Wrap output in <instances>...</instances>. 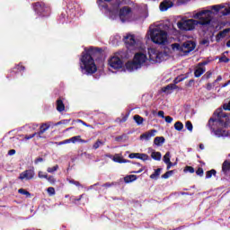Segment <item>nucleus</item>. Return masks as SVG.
Returning <instances> with one entry per match:
<instances>
[{
	"label": "nucleus",
	"instance_id": "nucleus-50",
	"mask_svg": "<svg viewBox=\"0 0 230 230\" xmlns=\"http://www.w3.org/2000/svg\"><path fill=\"white\" fill-rule=\"evenodd\" d=\"M206 24H209V22L206 18H202V26H206Z\"/></svg>",
	"mask_w": 230,
	"mask_h": 230
},
{
	"label": "nucleus",
	"instance_id": "nucleus-14",
	"mask_svg": "<svg viewBox=\"0 0 230 230\" xmlns=\"http://www.w3.org/2000/svg\"><path fill=\"white\" fill-rule=\"evenodd\" d=\"M171 154L170 152H167L164 157H163V161L164 163L167 165V170H170V168H172V166H177V162H175L174 164L172 163L171 159Z\"/></svg>",
	"mask_w": 230,
	"mask_h": 230
},
{
	"label": "nucleus",
	"instance_id": "nucleus-53",
	"mask_svg": "<svg viewBox=\"0 0 230 230\" xmlns=\"http://www.w3.org/2000/svg\"><path fill=\"white\" fill-rule=\"evenodd\" d=\"M8 155H15V149L9 150Z\"/></svg>",
	"mask_w": 230,
	"mask_h": 230
},
{
	"label": "nucleus",
	"instance_id": "nucleus-49",
	"mask_svg": "<svg viewBox=\"0 0 230 230\" xmlns=\"http://www.w3.org/2000/svg\"><path fill=\"white\" fill-rule=\"evenodd\" d=\"M223 15H230V7L225 9V13H223Z\"/></svg>",
	"mask_w": 230,
	"mask_h": 230
},
{
	"label": "nucleus",
	"instance_id": "nucleus-43",
	"mask_svg": "<svg viewBox=\"0 0 230 230\" xmlns=\"http://www.w3.org/2000/svg\"><path fill=\"white\" fill-rule=\"evenodd\" d=\"M137 166L141 167L138 171H133L132 173H141L145 170V167L141 165V164H137Z\"/></svg>",
	"mask_w": 230,
	"mask_h": 230
},
{
	"label": "nucleus",
	"instance_id": "nucleus-6",
	"mask_svg": "<svg viewBox=\"0 0 230 230\" xmlns=\"http://www.w3.org/2000/svg\"><path fill=\"white\" fill-rule=\"evenodd\" d=\"M119 18L121 22H132L133 21H137L138 16L132 11V8L124 6L119 11Z\"/></svg>",
	"mask_w": 230,
	"mask_h": 230
},
{
	"label": "nucleus",
	"instance_id": "nucleus-24",
	"mask_svg": "<svg viewBox=\"0 0 230 230\" xmlns=\"http://www.w3.org/2000/svg\"><path fill=\"white\" fill-rule=\"evenodd\" d=\"M193 19H195V21H198L199 22V24H202V12L194 13Z\"/></svg>",
	"mask_w": 230,
	"mask_h": 230
},
{
	"label": "nucleus",
	"instance_id": "nucleus-12",
	"mask_svg": "<svg viewBox=\"0 0 230 230\" xmlns=\"http://www.w3.org/2000/svg\"><path fill=\"white\" fill-rule=\"evenodd\" d=\"M181 80L182 79L176 78L174 80V84H168L165 87H163L162 88V93H165L166 94H170V93H172V91H173L174 89H177V86L175 85V84H179V82H181Z\"/></svg>",
	"mask_w": 230,
	"mask_h": 230
},
{
	"label": "nucleus",
	"instance_id": "nucleus-52",
	"mask_svg": "<svg viewBox=\"0 0 230 230\" xmlns=\"http://www.w3.org/2000/svg\"><path fill=\"white\" fill-rule=\"evenodd\" d=\"M158 116H159L160 118H165V117H164V111H158Z\"/></svg>",
	"mask_w": 230,
	"mask_h": 230
},
{
	"label": "nucleus",
	"instance_id": "nucleus-7",
	"mask_svg": "<svg viewBox=\"0 0 230 230\" xmlns=\"http://www.w3.org/2000/svg\"><path fill=\"white\" fill-rule=\"evenodd\" d=\"M199 22H200L195 21L194 19L186 20L182 18L177 22V26L181 31H191V30H195V26H198Z\"/></svg>",
	"mask_w": 230,
	"mask_h": 230
},
{
	"label": "nucleus",
	"instance_id": "nucleus-1",
	"mask_svg": "<svg viewBox=\"0 0 230 230\" xmlns=\"http://www.w3.org/2000/svg\"><path fill=\"white\" fill-rule=\"evenodd\" d=\"M138 52H137L134 56L132 61H128L125 65L127 71L132 73V71H137L142 66H148V64H157L163 62V60H166V55L163 52H159V50L155 49H149L148 55L149 58L146 57V51H145V45H142V49H137Z\"/></svg>",
	"mask_w": 230,
	"mask_h": 230
},
{
	"label": "nucleus",
	"instance_id": "nucleus-54",
	"mask_svg": "<svg viewBox=\"0 0 230 230\" xmlns=\"http://www.w3.org/2000/svg\"><path fill=\"white\" fill-rule=\"evenodd\" d=\"M42 161H43L42 158H37V159L35 160V164H39V163H42Z\"/></svg>",
	"mask_w": 230,
	"mask_h": 230
},
{
	"label": "nucleus",
	"instance_id": "nucleus-63",
	"mask_svg": "<svg viewBox=\"0 0 230 230\" xmlns=\"http://www.w3.org/2000/svg\"><path fill=\"white\" fill-rule=\"evenodd\" d=\"M206 73V67H202V74L204 75Z\"/></svg>",
	"mask_w": 230,
	"mask_h": 230
},
{
	"label": "nucleus",
	"instance_id": "nucleus-17",
	"mask_svg": "<svg viewBox=\"0 0 230 230\" xmlns=\"http://www.w3.org/2000/svg\"><path fill=\"white\" fill-rule=\"evenodd\" d=\"M229 172H230V161L225 160L222 164V172L224 173V175H227Z\"/></svg>",
	"mask_w": 230,
	"mask_h": 230
},
{
	"label": "nucleus",
	"instance_id": "nucleus-36",
	"mask_svg": "<svg viewBox=\"0 0 230 230\" xmlns=\"http://www.w3.org/2000/svg\"><path fill=\"white\" fill-rule=\"evenodd\" d=\"M183 172L185 173H188V172H189V173H194L195 169H193V167H191V166H186L185 169L183 170Z\"/></svg>",
	"mask_w": 230,
	"mask_h": 230
},
{
	"label": "nucleus",
	"instance_id": "nucleus-26",
	"mask_svg": "<svg viewBox=\"0 0 230 230\" xmlns=\"http://www.w3.org/2000/svg\"><path fill=\"white\" fill-rule=\"evenodd\" d=\"M213 175H217V170L215 169H211L210 171H208L206 172V179H211V177H213Z\"/></svg>",
	"mask_w": 230,
	"mask_h": 230
},
{
	"label": "nucleus",
	"instance_id": "nucleus-44",
	"mask_svg": "<svg viewBox=\"0 0 230 230\" xmlns=\"http://www.w3.org/2000/svg\"><path fill=\"white\" fill-rule=\"evenodd\" d=\"M47 181H49V182H50V184H55V182H56V180H55V177H53V176H47Z\"/></svg>",
	"mask_w": 230,
	"mask_h": 230
},
{
	"label": "nucleus",
	"instance_id": "nucleus-9",
	"mask_svg": "<svg viewBox=\"0 0 230 230\" xmlns=\"http://www.w3.org/2000/svg\"><path fill=\"white\" fill-rule=\"evenodd\" d=\"M97 3L102 10H108L111 19L114 20L116 19V17H118V15L116 14L118 13V10H119V3H118V1H116L115 4H111V7L110 9L108 8L107 4L103 2V0H97Z\"/></svg>",
	"mask_w": 230,
	"mask_h": 230
},
{
	"label": "nucleus",
	"instance_id": "nucleus-55",
	"mask_svg": "<svg viewBox=\"0 0 230 230\" xmlns=\"http://www.w3.org/2000/svg\"><path fill=\"white\" fill-rule=\"evenodd\" d=\"M197 175H202V169L199 168L196 172Z\"/></svg>",
	"mask_w": 230,
	"mask_h": 230
},
{
	"label": "nucleus",
	"instance_id": "nucleus-10",
	"mask_svg": "<svg viewBox=\"0 0 230 230\" xmlns=\"http://www.w3.org/2000/svg\"><path fill=\"white\" fill-rule=\"evenodd\" d=\"M109 66L111 69H121L123 67V60L115 55L110 58Z\"/></svg>",
	"mask_w": 230,
	"mask_h": 230
},
{
	"label": "nucleus",
	"instance_id": "nucleus-4",
	"mask_svg": "<svg viewBox=\"0 0 230 230\" xmlns=\"http://www.w3.org/2000/svg\"><path fill=\"white\" fill-rule=\"evenodd\" d=\"M93 53H94V49H85L80 58V67L85 75H93L98 71L94 58H93Z\"/></svg>",
	"mask_w": 230,
	"mask_h": 230
},
{
	"label": "nucleus",
	"instance_id": "nucleus-40",
	"mask_svg": "<svg viewBox=\"0 0 230 230\" xmlns=\"http://www.w3.org/2000/svg\"><path fill=\"white\" fill-rule=\"evenodd\" d=\"M229 60V58H226V55H223L221 58H219V62H223L224 64H227Z\"/></svg>",
	"mask_w": 230,
	"mask_h": 230
},
{
	"label": "nucleus",
	"instance_id": "nucleus-60",
	"mask_svg": "<svg viewBox=\"0 0 230 230\" xmlns=\"http://www.w3.org/2000/svg\"><path fill=\"white\" fill-rule=\"evenodd\" d=\"M36 136H37L38 139H40V137H41L40 136H42V134H40V135H39V132H38V133L36 134Z\"/></svg>",
	"mask_w": 230,
	"mask_h": 230
},
{
	"label": "nucleus",
	"instance_id": "nucleus-64",
	"mask_svg": "<svg viewBox=\"0 0 230 230\" xmlns=\"http://www.w3.org/2000/svg\"><path fill=\"white\" fill-rule=\"evenodd\" d=\"M204 44H206V40H202V45L204 46Z\"/></svg>",
	"mask_w": 230,
	"mask_h": 230
},
{
	"label": "nucleus",
	"instance_id": "nucleus-56",
	"mask_svg": "<svg viewBox=\"0 0 230 230\" xmlns=\"http://www.w3.org/2000/svg\"><path fill=\"white\" fill-rule=\"evenodd\" d=\"M222 81V75H218L217 78L215 80V83Z\"/></svg>",
	"mask_w": 230,
	"mask_h": 230
},
{
	"label": "nucleus",
	"instance_id": "nucleus-37",
	"mask_svg": "<svg viewBox=\"0 0 230 230\" xmlns=\"http://www.w3.org/2000/svg\"><path fill=\"white\" fill-rule=\"evenodd\" d=\"M57 170H58V165H55V166H53V167H49V168L47 169V172H48L49 173H54V172H57Z\"/></svg>",
	"mask_w": 230,
	"mask_h": 230
},
{
	"label": "nucleus",
	"instance_id": "nucleus-22",
	"mask_svg": "<svg viewBox=\"0 0 230 230\" xmlns=\"http://www.w3.org/2000/svg\"><path fill=\"white\" fill-rule=\"evenodd\" d=\"M65 109H66V106H64V102H62V100H58L57 111H58V112H62L65 111Z\"/></svg>",
	"mask_w": 230,
	"mask_h": 230
},
{
	"label": "nucleus",
	"instance_id": "nucleus-8",
	"mask_svg": "<svg viewBox=\"0 0 230 230\" xmlns=\"http://www.w3.org/2000/svg\"><path fill=\"white\" fill-rule=\"evenodd\" d=\"M124 42L127 48L131 50H136L139 49H143V42H141V40H136V38L132 34H127L124 37Z\"/></svg>",
	"mask_w": 230,
	"mask_h": 230
},
{
	"label": "nucleus",
	"instance_id": "nucleus-32",
	"mask_svg": "<svg viewBox=\"0 0 230 230\" xmlns=\"http://www.w3.org/2000/svg\"><path fill=\"white\" fill-rule=\"evenodd\" d=\"M18 193H20L21 195H25V197H27V198L31 197V194L28 190H26L24 189H20L18 190Z\"/></svg>",
	"mask_w": 230,
	"mask_h": 230
},
{
	"label": "nucleus",
	"instance_id": "nucleus-11",
	"mask_svg": "<svg viewBox=\"0 0 230 230\" xmlns=\"http://www.w3.org/2000/svg\"><path fill=\"white\" fill-rule=\"evenodd\" d=\"M35 178V170L29 169L23 171L22 173H20L19 179L20 181H31V179Z\"/></svg>",
	"mask_w": 230,
	"mask_h": 230
},
{
	"label": "nucleus",
	"instance_id": "nucleus-41",
	"mask_svg": "<svg viewBox=\"0 0 230 230\" xmlns=\"http://www.w3.org/2000/svg\"><path fill=\"white\" fill-rule=\"evenodd\" d=\"M222 8H224V6H222L220 4L212 5V10H215V12H220V10H222Z\"/></svg>",
	"mask_w": 230,
	"mask_h": 230
},
{
	"label": "nucleus",
	"instance_id": "nucleus-25",
	"mask_svg": "<svg viewBox=\"0 0 230 230\" xmlns=\"http://www.w3.org/2000/svg\"><path fill=\"white\" fill-rule=\"evenodd\" d=\"M115 163H128V161L123 159V156L117 155L113 157Z\"/></svg>",
	"mask_w": 230,
	"mask_h": 230
},
{
	"label": "nucleus",
	"instance_id": "nucleus-15",
	"mask_svg": "<svg viewBox=\"0 0 230 230\" xmlns=\"http://www.w3.org/2000/svg\"><path fill=\"white\" fill-rule=\"evenodd\" d=\"M172 6H173V2L170 1V0H164L161 4H160V11L161 12H166V10L172 8Z\"/></svg>",
	"mask_w": 230,
	"mask_h": 230
},
{
	"label": "nucleus",
	"instance_id": "nucleus-33",
	"mask_svg": "<svg viewBox=\"0 0 230 230\" xmlns=\"http://www.w3.org/2000/svg\"><path fill=\"white\" fill-rule=\"evenodd\" d=\"M38 177H39V179H48V173H46L42 171H39Z\"/></svg>",
	"mask_w": 230,
	"mask_h": 230
},
{
	"label": "nucleus",
	"instance_id": "nucleus-46",
	"mask_svg": "<svg viewBox=\"0 0 230 230\" xmlns=\"http://www.w3.org/2000/svg\"><path fill=\"white\" fill-rule=\"evenodd\" d=\"M224 111H230V101L228 103L223 105Z\"/></svg>",
	"mask_w": 230,
	"mask_h": 230
},
{
	"label": "nucleus",
	"instance_id": "nucleus-57",
	"mask_svg": "<svg viewBox=\"0 0 230 230\" xmlns=\"http://www.w3.org/2000/svg\"><path fill=\"white\" fill-rule=\"evenodd\" d=\"M229 84H230V80L227 81L226 83H225V84H223V87H227V85H229Z\"/></svg>",
	"mask_w": 230,
	"mask_h": 230
},
{
	"label": "nucleus",
	"instance_id": "nucleus-19",
	"mask_svg": "<svg viewBox=\"0 0 230 230\" xmlns=\"http://www.w3.org/2000/svg\"><path fill=\"white\" fill-rule=\"evenodd\" d=\"M161 172H163V169L161 168L155 169L154 173L150 175V179H152L153 181H157V179H159L161 175Z\"/></svg>",
	"mask_w": 230,
	"mask_h": 230
},
{
	"label": "nucleus",
	"instance_id": "nucleus-23",
	"mask_svg": "<svg viewBox=\"0 0 230 230\" xmlns=\"http://www.w3.org/2000/svg\"><path fill=\"white\" fill-rule=\"evenodd\" d=\"M71 143H85L84 140H82L81 136H75L70 138Z\"/></svg>",
	"mask_w": 230,
	"mask_h": 230
},
{
	"label": "nucleus",
	"instance_id": "nucleus-42",
	"mask_svg": "<svg viewBox=\"0 0 230 230\" xmlns=\"http://www.w3.org/2000/svg\"><path fill=\"white\" fill-rule=\"evenodd\" d=\"M47 191H48L49 195H50V196L55 195V188H53V187H49L47 189Z\"/></svg>",
	"mask_w": 230,
	"mask_h": 230
},
{
	"label": "nucleus",
	"instance_id": "nucleus-62",
	"mask_svg": "<svg viewBox=\"0 0 230 230\" xmlns=\"http://www.w3.org/2000/svg\"><path fill=\"white\" fill-rule=\"evenodd\" d=\"M206 13H208V11L203 10V11H202V15H206Z\"/></svg>",
	"mask_w": 230,
	"mask_h": 230
},
{
	"label": "nucleus",
	"instance_id": "nucleus-16",
	"mask_svg": "<svg viewBox=\"0 0 230 230\" xmlns=\"http://www.w3.org/2000/svg\"><path fill=\"white\" fill-rule=\"evenodd\" d=\"M230 32V28L225 29L219 31L216 36L217 42H220L221 39H226V35Z\"/></svg>",
	"mask_w": 230,
	"mask_h": 230
},
{
	"label": "nucleus",
	"instance_id": "nucleus-18",
	"mask_svg": "<svg viewBox=\"0 0 230 230\" xmlns=\"http://www.w3.org/2000/svg\"><path fill=\"white\" fill-rule=\"evenodd\" d=\"M151 157L155 161H161V157H163V155H161V152L151 149Z\"/></svg>",
	"mask_w": 230,
	"mask_h": 230
},
{
	"label": "nucleus",
	"instance_id": "nucleus-51",
	"mask_svg": "<svg viewBox=\"0 0 230 230\" xmlns=\"http://www.w3.org/2000/svg\"><path fill=\"white\" fill-rule=\"evenodd\" d=\"M211 89H213V84H211V83H208V84H207V90H208V91H211Z\"/></svg>",
	"mask_w": 230,
	"mask_h": 230
},
{
	"label": "nucleus",
	"instance_id": "nucleus-59",
	"mask_svg": "<svg viewBox=\"0 0 230 230\" xmlns=\"http://www.w3.org/2000/svg\"><path fill=\"white\" fill-rule=\"evenodd\" d=\"M208 64H209V61H203L202 62V66H208Z\"/></svg>",
	"mask_w": 230,
	"mask_h": 230
},
{
	"label": "nucleus",
	"instance_id": "nucleus-30",
	"mask_svg": "<svg viewBox=\"0 0 230 230\" xmlns=\"http://www.w3.org/2000/svg\"><path fill=\"white\" fill-rule=\"evenodd\" d=\"M134 120L136 121L137 125H143V121H144L143 117L139 115H135Z\"/></svg>",
	"mask_w": 230,
	"mask_h": 230
},
{
	"label": "nucleus",
	"instance_id": "nucleus-31",
	"mask_svg": "<svg viewBox=\"0 0 230 230\" xmlns=\"http://www.w3.org/2000/svg\"><path fill=\"white\" fill-rule=\"evenodd\" d=\"M138 159H140V161H149L150 156H148V155H146L145 153H140Z\"/></svg>",
	"mask_w": 230,
	"mask_h": 230
},
{
	"label": "nucleus",
	"instance_id": "nucleus-34",
	"mask_svg": "<svg viewBox=\"0 0 230 230\" xmlns=\"http://www.w3.org/2000/svg\"><path fill=\"white\" fill-rule=\"evenodd\" d=\"M185 127L187 130H189L190 132H193V124H191V121H187L185 123Z\"/></svg>",
	"mask_w": 230,
	"mask_h": 230
},
{
	"label": "nucleus",
	"instance_id": "nucleus-29",
	"mask_svg": "<svg viewBox=\"0 0 230 230\" xmlns=\"http://www.w3.org/2000/svg\"><path fill=\"white\" fill-rule=\"evenodd\" d=\"M194 75H195L196 78H199V76H200L202 75V66H200V64L196 68Z\"/></svg>",
	"mask_w": 230,
	"mask_h": 230
},
{
	"label": "nucleus",
	"instance_id": "nucleus-27",
	"mask_svg": "<svg viewBox=\"0 0 230 230\" xmlns=\"http://www.w3.org/2000/svg\"><path fill=\"white\" fill-rule=\"evenodd\" d=\"M174 128H175V130H178V132H181V130H182V128H184V124H182V122H181V121H177L174 124Z\"/></svg>",
	"mask_w": 230,
	"mask_h": 230
},
{
	"label": "nucleus",
	"instance_id": "nucleus-39",
	"mask_svg": "<svg viewBox=\"0 0 230 230\" xmlns=\"http://www.w3.org/2000/svg\"><path fill=\"white\" fill-rule=\"evenodd\" d=\"M140 153H131L129 154V159H139Z\"/></svg>",
	"mask_w": 230,
	"mask_h": 230
},
{
	"label": "nucleus",
	"instance_id": "nucleus-58",
	"mask_svg": "<svg viewBox=\"0 0 230 230\" xmlns=\"http://www.w3.org/2000/svg\"><path fill=\"white\" fill-rule=\"evenodd\" d=\"M63 143H65V145H67V143H71V138L63 141Z\"/></svg>",
	"mask_w": 230,
	"mask_h": 230
},
{
	"label": "nucleus",
	"instance_id": "nucleus-45",
	"mask_svg": "<svg viewBox=\"0 0 230 230\" xmlns=\"http://www.w3.org/2000/svg\"><path fill=\"white\" fill-rule=\"evenodd\" d=\"M102 145H103V143L100 140H98L94 145H93V148L96 150L97 148H100V146H102Z\"/></svg>",
	"mask_w": 230,
	"mask_h": 230
},
{
	"label": "nucleus",
	"instance_id": "nucleus-35",
	"mask_svg": "<svg viewBox=\"0 0 230 230\" xmlns=\"http://www.w3.org/2000/svg\"><path fill=\"white\" fill-rule=\"evenodd\" d=\"M173 175V171H168L164 174L162 175V179H169V177H172Z\"/></svg>",
	"mask_w": 230,
	"mask_h": 230
},
{
	"label": "nucleus",
	"instance_id": "nucleus-3",
	"mask_svg": "<svg viewBox=\"0 0 230 230\" xmlns=\"http://www.w3.org/2000/svg\"><path fill=\"white\" fill-rule=\"evenodd\" d=\"M146 37L150 39L154 44H158V46L168 44V32L163 29L161 24L149 26Z\"/></svg>",
	"mask_w": 230,
	"mask_h": 230
},
{
	"label": "nucleus",
	"instance_id": "nucleus-47",
	"mask_svg": "<svg viewBox=\"0 0 230 230\" xmlns=\"http://www.w3.org/2000/svg\"><path fill=\"white\" fill-rule=\"evenodd\" d=\"M166 123H172V121H173V118L170 117V116H166L164 118Z\"/></svg>",
	"mask_w": 230,
	"mask_h": 230
},
{
	"label": "nucleus",
	"instance_id": "nucleus-28",
	"mask_svg": "<svg viewBox=\"0 0 230 230\" xmlns=\"http://www.w3.org/2000/svg\"><path fill=\"white\" fill-rule=\"evenodd\" d=\"M49 128V124H42L40 126L39 136H40V134H44V132H46V130H48Z\"/></svg>",
	"mask_w": 230,
	"mask_h": 230
},
{
	"label": "nucleus",
	"instance_id": "nucleus-61",
	"mask_svg": "<svg viewBox=\"0 0 230 230\" xmlns=\"http://www.w3.org/2000/svg\"><path fill=\"white\" fill-rule=\"evenodd\" d=\"M226 47L230 48V40L226 42Z\"/></svg>",
	"mask_w": 230,
	"mask_h": 230
},
{
	"label": "nucleus",
	"instance_id": "nucleus-13",
	"mask_svg": "<svg viewBox=\"0 0 230 230\" xmlns=\"http://www.w3.org/2000/svg\"><path fill=\"white\" fill-rule=\"evenodd\" d=\"M157 134V130L155 129H151L140 136V140L141 141H150L152 137H154Z\"/></svg>",
	"mask_w": 230,
	"mask_h": 230
},
{
	"label": "nucleus",
	"instance_id": "nucleus-20",
	"mask_svg": "<svg viewBox=\"0 0 230 230\" xmlns=\"http://www.w3.org/2000/svg\"><path fill=\"white\" fill-rule=\"evenodd\" d=\"M164 137H156L154 139V145L156 146H162V145H164Z\"/></svg>",
	"mask_w": 230,
	"mask_h": 230
},
{
	"label": "nucleus",
	"instance_id": "nucleus-5",
	"mask_svg": "<svg viewBox=\"0 0 230 230\" xmlns=\"http://www.w3.org/2000/svg\"><path fill=\"white\" fill-rule=\"evenodd\" d=\"M171 49L174 53H178L181 57H186V55H190L193 49H195V42L193 41H185L182 44L180 43H172L171 45Z\"/></svg>",
	"mask_w": 230,
	"mask_h": 230
},
{
	"label": "nucleus",
	"instance_id": "nucleus-48",
	"mask_svg": "<svg viewBox=\"0 0 230 230\" xmlns=\"http://www.w3.org/2000/svg\"><path fill=\"white\" fill-rule=\"evenodd\" d=\"M37 136V133H33L32 135H30V136H26L25 137V139H33V137H35Z\"/></svg>",
	"mask_w": 230,
	"mask_h": 230
},
{
	"label": "nucleus",
	"instance_id": "nucleus-2",
	"mask_svg": "<svg viewBox=\"0 0 230 230\" xmlns=\"http://www.w3.org/2000/svg\"><path fill=\"white\" fill-rule=\"evenodd\" d=\"M208 125L217 137L227 136V131L224 128L229 125V115L224 112L222 108H219L216 110L213 117L208 120Z\"/></svg>",
	"mask_w": 230,
	"mask_h": 230
},
{
	"label": "nucleus",
	"instance_id": "nucleus-21",
	"mask_svg": "<svg viewBox=\"0 0 230 230\" xmlns=\"http://www.w3.org/2000/svg\"><path fill=\"white\" fill-rule=\"evenodd\" d=\"M137 180V176L134 174L128 175L124 178L125 182H134V181Z\"/></svg>",
	"mask_w": 230,
	"mask_h": 230
},
{
	"label": "nucleus",
	"instance_id": "nucleus-38",
	"mask_svg": "<svg viewBox=\"0 0 230 230\" xmlns=\"http://www.w3.org/2000/svg\"><path fill=\"white\" fill-rule=\"evenodd\" d=\"M213 75V71L212 70H209L204 75H203V78L205 80H209V78H211V75Z\"/></svg>",
	"mask_w": 230,
	"mask_h": 230
}]
</instances>
